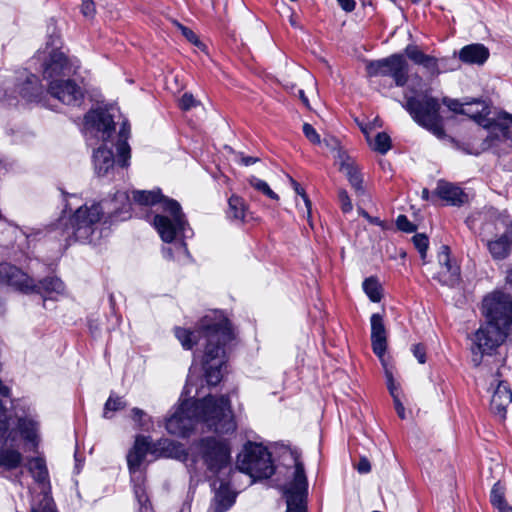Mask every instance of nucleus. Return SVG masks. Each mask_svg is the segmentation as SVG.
<instances>
[{"label": "nucleus", "mask_w": 512, "mask_h": 512, "mask_svg": "<svg viewBox=\"0 0 512 512\" xmlns=\"http://www.w3.org/2000/svg\"><path fill=\"white\" fill-rule=\"evenodd\" d=\"M0 283L25 293L34 292L36 288V284L26 273L9 263L0 264Z\"/></svg>", "instance_id": "19"}, {"label": "nucleus", "mask_w": 512, "mask_h": 512, "mask_svg": "<svg viewBox=\"0 0 512 512\" xmlns=\"http://www.w3.org/2000/svg\"><path fill=\"white\" fill-rule=\"evenodd\" d=\"M237 469L251 478L250 484L256 479L269 478L275 468L271 454L262 444L247 442L238 455Z\"/></svg>", "instance_id": "6"}, {"label": "nucleus", "mask_w": 512, "mask_h": 512, "mask_svg": "<svg viewBox=\"0 0 512 512\" xmlns=\"http://www.w3.org/2000/svg\"><path fill=\"white\" fill-rule=\"evenodd\" d=\"M397 228L404 232H413L415 230V226L408 220L405 215H399L396 219Z\"/></svg>", "instance_id": "50"}, {"label": "nucleus", "mask_w": 512, "mask_h": 512, "mask_svg": "<svg viewBox=\"0 0 512 512\" xmlns=\"http://www.w3.org/2000/svg\"><path fill=\"white\" fill-rule=\"evenodd\" d=\"M494 228L500 236L487 242V248L495 260L505 259L511 251L512 219L508 215H500L495 219Z\"/></svg>", "instance_id": "14"}, {"label": "nucleus", "mask_w": 512, "mask_h": 512, "mask_svg": "<svg viewBox=\"0 0 512 512\" xmlns=\"http://www.w3.org/2000/svg\"><path fill=\"white\" fill-rule=\"evenodd\" d=\"M420 65L423 66V68H425L432 76L440 74L438 60L433 56L427 55Z\"/></svg>", "instance_id": "44"}, {"label": "nucleus", "mask_w": 512, "mask_h": 512, "mask_svg": "<svg viewBox=\"0 0 512 512\" xmlns=\"http://www.w3.org/2000/svg\"><path fill=\"white\" fill-rule=\"evenodd\" d=\"M361 131L366 135L367 139H369V133L374 129L370 123L361 124Z\"/></svg>", "instance_id": "62"}, {"label": "nucleus", "mask_w": 512, "mask_h": 512, "mask_svg": "<svg viewBox=\"0 0 512 512\" xmlns=\"http://www.w3.org/2000/svg\"><path fill=\"white\" fill-rule=\"evenodd\" d=\"M248 181H249V184L253 188H255L259 192L263 193L270 199H273V200L279 199L278 195L269 187L267 182L255 177V176H251Z\"/></svg>", "instance_id": "37"}, {"label": "nucleus", "mask_w": 512, "mask_h": 512, "mask_svg": "<svg viewBox=\"0 0 512 512\" xmlns=\"http://www.w3.org/2000/svg\"><path fill=\"white\" fill-rule=\"evenodd\" d=\"M294 461L293 467L287 470V482L283 485V494L286 499V512H306V497L308 493V481L303 463L299 459L298 452L291 451Z\"/></svg>", "instance_id": "7"}, {"label": "nucleus", "mask_w": 512, "mask_h": 512, "mask_svg": "<svg viewBox=\"0 0 512 512\" xmlns=\"http://www.w3.org/2000/svg\"><path fill=\"white\" fill-rule=\"evenodd\" d=\"M490 500L495 508L507 503L505 500V487L500 481L493 485Z\"/></svg>", "instance_id": "38"}, {"label": "nucleus", "mask_w": 512, "mask_h": 512, "mask_svg": "<svg viewBox=\"0 0 512 512\" xmlns=\"http://www.w3.org/2000/svg\"><path fill=\"white\" fill-rule=\"evenodd\" d=\"M492 137L499 140L512 139V115L500 114L489 126Z\"/></svg>", "instance_id": "30"}, {"label": "nucleus", "mask_w": 512, "mask_h": 512, "mask_svg": "<svg viewBox=\"0 0 512 512\" xmlns=\"http://www.w3.org/2000/svg\"><path fill=\"white\" fill-rule=\"evenodd\" d=\"M93 163L98 176H105L114 168L115 159L113 151L106 146H101L94 151Z\"/></svg>", "instance_id": "29"}, {"label": "nucleus", "mask_w": 512, "mask_h": 512, "mask_svg": "<svg viewBox=\"0 0 512 512\" xmlns=\"http://www.w3.org/2000/svg\"><path fill=\"white\" fill-rule=\"evenodd\" d=\"M413 242L419 253L421 254V257L424 259L426 257V252L428 249V238L424 234H416L413 237Z\"/></svg>", "instance_id": "45"}, {"label": "nucleus", "mask_w": 512, "mask_h": 512, "mask_svg": "<svg viewBox=\"0 0 512 512\" xmlns=\"http://www.w3.org/2000/svg\"><path fill=\"white\" fill-rule=\"evenodd\" d=\"M81 12L87 18H92L96 12L93 0H82Z\"/></svg>", "instance_id": "51"}, {"label": "nucleus", "mask_w": 512, "mask_h": 512, "mask_svg": "<svg viewBox=\"0 0 512 512\" xmlns=\"http://www.w3.org/2000/svg\"><path fill=\"white\" fill-rule=\"evenodd\" d=\"M97 204L103 210L105 222L108 220L110 222L126 220L131 216L132 202L125 191H117L113 197L104 199Z\"/></svg>", "instance_id": "16"}, {"label": "nucleus", "mask_w": 512, "mask_h": 512, "mask_svg": "<svg viewBox=\"0 0 512 512\" xmlns=\"http://www.w3.org/2000/svg\"><path fill=\"white\" fill-rule=\"evenodd\" d=\"M60 43L59 34L56 29L53 28L45 49L37 53V58L44 60L42 64L43 77L49 80V82L53 80H62L61 76L68 75L72 70L65 54L59 50L58 45Z\"/></svg>", "instance_id": "9"}, {"label": "nucleus", "mask_w": 512, "mask_h": 512, "mask_svg": "<svg viewBox=\"0 0 512 512\" xmlns=\"http://www.w3.org/2000/svg\"><path fill=\"white\" fill-rule=\"evenodd\" d=\"M16 439V432L12 430V434L9 438H4V441H0V466L5 469L12 470L17 468L23 459L22 454L13 448H8L7 445L14 443Z\"/></svg>", "instance_id": "25"}, {"label": "nucleus", "mask_w": 512, "mask_h": 512, "mask_svg": "<svg viewBox=\"0 0 512 512\" xmlns=\"http://www.w3.org/2000/svg\"><path fill=\"white\" fill-rule=\"evenodd\" d=\"M65 291L64 283L57 277H47L38 284L34 292L43 297L44 302L48 299H56L57 296L62 295Z\"/></svg>", "instance_id": "28"}, {"label": "nucleus", "mask_w": 512, "mask_h": 512, "mask_svg": "<svg viewBox=\"0 0 512 512\" xmlns=\"http://www.w3.org/2000/svg\"><path fill=\"white\" fill-rule=\"evenodd\" d=\"M366 70L370 77L392 78L397 87L405 86L408 81L409 65L401 54H393L380 60L370 61Z\"/></svg>", "instance_id": "12"}, {"label": "nucleus", "mask_w": 512, "mask_h": 512, "mask_svg": "<svg viewBox=\"0 0 512 512\" xmlns=\"http://www.w3.org/2000/svg\"><path fill=\"white\" fill-rule=\"evenodd\" d=\"M372 147L380 154H386L391 148V139L389 135L386 133H378Z\"/></svg>", "instance_id": "40"}, {"label": "nucleus", "mask_w": 512, "mask_h": 512, "mask_svg": "<svg viewBox=\"0 0 512 512\" xmlns=\"http://www.w3.org/2000/svg\"><path fill=\"white\" fill-rule=\"evenodd\" d=\"M194 451L203 460L207 469L213 474L230 471V447L228 442L206 437L193 445Z\"/></svg>", "instance_id": "8"}, {"label": "nucleus", "mask_w": 512, "mask_h": 512, "mask_svg": "<svg viewBox=\"0 0 512 512\" xmlns=\"http://www.w3.org/2000/svg\"><path fill=\"white\" fill-rule=\"evenodd\" d=\"M215 489V496L211 505L212 512H226L235 502V494L230 490L229 484L224 480H219V486L217 487V481L213 482Z\"/></svg>", "instance_id": "24"}, {"label": "nucleus", "mask_w": 512, "mask_h": 512, "mask_svg": "<svg viewBox=\"0 0 512 512\" xmlns=\"http://www.w3.org/2000/svg\"><path fill=\"white\" fill-rule=\"evenodd\" d=\"M146 418H147V415L143 410H141L139 408L132 409V419L135 422H137L140 427H144L146 425V422H145Z\"/></svg>", "instance_id": "54"}, {"label": "nucleus", "mask_w": 512, "mask_h": 512, "mask_svg": "<svg viewBox=\"0 0 512 512\" xmlns=\"http://www.w3.org/2000/svg\"><path fill=\"white\" fill-rule=\"evenodd\" d=\"M290 182L296 192V194L300 195L303 199V202H304V205H305V208L307 209V216L310 217L311 215V202L308 198V196L306 195L304 189L292 178H290Z\"/></svg>", "instance_id": "48"}, {"label": "nucleus", "mask_w": 512, "mask_h": 512, "mask_svg": "<svg viewBox=\"0 0 512 512\" xmlns=\"http://www.w3.org/2000/svg\"><path fill=\"white\" fill-rule=\"evenodd\" d=\"M337 2L341 6V8L346 12L353 11L356 4L354 0H337Z\"/></svg>", "instance_id": "60"}, {"label": "nucleus", "mask_w": 512, "mask_h": 512, "mask_svg": "<svg viewBox=\"0 0 512 512\" xmlns=\"http://www.w3.org/2000/svg\"><path fill=\"white\" fill-rule=\"evenodd\" d=\"M402 106L409 112L414 121L429 130L437 138H443L445 131L439 114L440 103L437 98L423 95L421 98L405 96Z\"/></svg>", "instance_id": "5"}, {"label": "nucleus", "mask_w": 512, "mask_h": 512, "mask_svg": "<svg viewBox=\"0 0 512 512\" xmlns=\"http://www.w3.org/2000/svg\"><path fill=\"white\" fill-rule=\"evenodd\" d=\"M39 499L32 505V512H57L54 500L49 491L40 494Z\"/></svg>", "instance_id": "34"}, {"label": "nucleus", "mask_w": 512, "mask_h": 512, "mask_svg": "<svg viewBox=\"0 0 512 512\" xmlns=\"http://www.w3.org/2000/svg\"><path fill=\"white\" fill-rule=\"evenodd\" d=\"M363 289L371 301L379 302L381 300L380 285L375 278L365 279Z\"/></svg>", "instance_id": "36"}, {"label": "nucleus", "mask_w": 512, "mask_h": 512, "mask_svg": "<svg viewBox=\"0 0 512 512\" xmlns=\"http://www.w3.org/2000/svg\"><path fill=\"white\" fill-rule=\"evenodd\" d=\"M259 161V158L257 157H252V156H244V155H241V158H240V162L241 164L245 165V166H250L252 164H255L256 162Z\"/></svg>", "instance_id": "61"}, {"label": "nucleus", "mask_w": 512, "mask_h": 512, "mask_svg": "<svg viewBox=\"0 0 512 512\" xmlns=\"http://www.w3.org/2000/svg\"><path fill=\"white\" fill-rule=\"evenodd\" d=\"M393 402H394V407H395V410H396L398 416L401 419H405L406 418L405 407L403 406L402 402L400 401L399 396H394Z\"/></svg>", "instance_id": "58"}, {"label": "nucleus", "mask_w": 512, "mask_h": 512, "mask_svg": "<svg viewBox=\"0 0 512 512\" xmlns=\"http://www.w3.org/2000/svg\"><path fill=\"white\" fill-rule=\"evenodd\" d=\"M12 434V429L9 425V416L7 410L0 400V441L3 442L4 438H9Z\"/></svg>", "instance_id": "39"}, {"label": "nucleus", "mask_w": 512, "mask_h": 512, "mask_svg": "<svg viewBox=\"0 0 512 512\" xmlns=\"http://www.w3.org/2000/svg\"><path fill=\"white\" fill-rule=\"evenodd\" d=\"M303 133L311 143H313V144H321L322 143L320 135L317 133V131L313 128L312 125L305 123L303 125Z\"/></svg>", "instance_id": "49"}, {"label": "nucleus", "mask_w": 512, "mask_h": 512, "mask_svg": "<svg viewBox=\"0 0 512 512\" xmlns=\"http://www.w3.org/2000/svg\"><path fill=\"white\" fill-rule=\"evenodd\" d=\"M198 422H203L210 430L222 435L236 430V422L228 397L208 395L201 400H185L167 419L168 433L186 437Z\"/></svg>", "instance_id": "2"}, {"label": "nucleus", "mask_w": 512, "mask_h": 512, "mask_svg": "<svg viewBox=\"0 0 512 512\" xmlns=\"http://www.w3.org/2000/svg\"><path fill=\"white\" fill-rule=\"evenodd\" d=\"M34 480L39 484H49V475L45 460L42 457L30 458L26 464Z\"/></svg>", "instance_id": "32"}, {"label": "nucleus", "mask_w": 512, "mask_h": 512, "mask_svg": "<svg viewBox=\"0 0 512 512\" xmlns=\"http://www.w3.org/2000/svg\"><path fill=\"white\" fill-rule=\"evenodd\" d=\"M134 485V494L141 506H144L146 502L148 501V497L146 495L145 488L143 486L144 477L142 476V480L136 479L135 481H132Z\"/></svg>", "instance_id": "43"}, {"label": "nucleus", "mask_w": 512, "mask_h": 512, "mask_svg": "<svg viewBox=\"0 0 512 512\" xmlns=\"http://www.w3.org/2000/svg\"><path fill=\"white\" fill-rule=\"evenodd\" d=\"M323 143L325 144V146L327 148H329L330 150H333V151H337V161L339 162V153H344L342 150H341V147H340V142L338 139H336L335 137H327V138H324L323 140Z\"/></svg>", "instance_id": "52"}, {"label": "nucleus", "mask_w": 512, "mask_h": 512, "mask_svg": "<svg viewBox=\"0 0 512 512\" xmlns=\"http://www.w3.org/2000/svg\"><path fill=\"white\" fill-rule=\"evenodd\" d=\"M362 215L368 219V221L372 224H376V225H382V222L380 221L379 218L377 217H371L367 212L363 211L362 212Z\"/></svg>", "instance_id": "63"}, {"label": "nucleus", "mask_w": 512, "mask_h": 512, "mask_svg": "<svg viewBox=\"0 0 512 512\" xmlns=\"http://www.w3.org/2000/svg\"><path fill=\"white\" fill-rule=\"evenodd\" d=\"M356 469L359 473L366 474L371 471V464L366 457H361L356 466Z\"/></svg>", "instance_id": "55"}, {"label": "nucleus", "mask_w": 512, "mask_h": 512, "mask_svg": "<svg viewBox=\"0 0 512 512\" xmlns=\"http://www.w3.org/2000/svg\"><path fill=\"white\" fill-rule=\"evenodd\" d=\"M48 93L69 106H80L84 100L83 89L73 80H53L49 82Z\"/></svg>", "instance_id": "17"}, {"label": "nucleus", "mask_w": 512, "mask_h": 512, "mask_svg": "<svg viewBox=\"0 0 512 512\" xmlns=\"http://www.w3.org/2000/svg\"><path fill=\"white\" fill-rule=\"evenodd\" d=\"M482 313L488 323L512 327V297L502 291H494L483 299Z\"/></svg>", "instance_id": "13"}, {"label": "nucleus", "mask_w": 512, "mask_h": 512, "mask_svg": "<svg viewBox=\"0 0 512 512\" xmlns=\"http://www.w3.org/2000/svg\"><path fill=\"white\" fill-rule=\"evenodd\" d=\"M18 430L25 441L32 443L34 447L38 444V422L29 417L18 420Z\"/></svg>", "instance_id": "33"}, {"label": "nucleus", "mask_w": 512, "mask_h": 512, "mask_svg": "<svg viewBox=\"0 0 512 512\" xmlns=\"http://www.w3.org/2000/svg\"><path fill=\"white\" fill-rule=\"evenodd\" d=\"M435 194L452 206H461L468 202V195L459 186L443 180L438 182Z\"/></svg>", "instance_id": "23"}, {"label": "nucleus", "mask_w": 512, "mask_h": 512, "mask_svg": "<svg viewBox=\"0 0 512 512\" xmlns=\"http://www.w3.org/2000/svg\"><path fill=\"white\" fill-rule=\"evenodd\" d=\"M118 108H98L89 111L84 117L83 131L86 136L107 142L115 132V118L119 117Z\"/></svg>", "instance_id": "11"}, {"label": "nucleus", "mask_w": 512, "mask_h": 512, "mask_svg": "<svg viewBox=\"0 0 512 512\" xmlns=\"http://www.w3.org/2000/svg\"><path fill=\"white\" fill-rule=\"evenodd\" d=\"M489 49L480 43H474L464 46L460 49L459 59L470 65H483L489 58Z\"/></svg>", "instance_id": "26"}, {"label": "nucleus", "mask_w": 512, "mask_h": 512, "mask_svg": "<svg viewBox=\"0 0 512 512\" xmlns=\"http://www.w3.org/2000/svg\"><path fill=\"white\" fill-rule=\"evenodd\" d=\"M159 446H161V448L163 450H165L166 452V456H170L171 455V451L176 449V443L173 442V441H170L168 439H164V440H160L159 441Z\"/></svg>", "instance_id": "57"}, {"label": "nucleus", "mask_w": 512, "mask_h": 512, "mask_svg": "<svg viewBox=\"0 0 512 512\" xmlns=\"http://www.w3.org/2000/svg\"><path fill=\"white\" fill-rule=\"evenodd\" d=\"M338 163L340 171L345 174L356 195H365L366 190L363 186V176L355 161L346 153H339Z\"/></svg>", "instance_id": "21"}, {"label": "nucleus", "mask_w": 512, "mask_h": 512, "mask_svg": "<svg viewBox=\"0 0 512 512\" xmlns=\"http://www.w3.org/2000/svg\"><path fill=\"white\" fill-rule=\"evenodd\" d=\"M228 203H229V211H228L229 217L232 219H235V220H241V221L244 220L246 207H245V203H244L243 199L236 195H232L229 198Z\"/></svg>", "instance_id": "35"}, {"label": "nucleus", "mask_w": 512, "mask_h": 512, "mask_svg": "<svg viewBox=\"0 0 512 512\" xmlns=\"http://www.w3.org/2000/svg\"><path fill=\"white\" fill-rule=\"evenodd\" d=\"M125 407V403L121 397H113L112 395L108 398L104 406V414L105 418H109V411H118Z\"/></svg>", "instance_id": "41"}, {"label": "nucleus", "mask_w": 512, "mask_h": 512, "mask_svg": "<svg viewBox=\"0 0 512 512\" xmlns=\"http://www.w3.org/2000/svg\"><path fill=\"white\" fill-rule=\"evenodd\" d=\"M149 450V441L146 437L138 436L135 440L133 448L127 455L128 468L131 474V480H142V473L140 466L145 460Z\"/></svg>", "instance_id": "20"}, {"label": "nucleus", "mask_w": 512, "mask_h": 512, "mask_svg": "<svg viewBox=\"0 0 512 512\" xmlns=\"http://www.w3.org/2000/svg\"><path fill=\"white\" fill-rule=\"evenodd\" d=\"M406 56L415 64L420 65L427 54L423 53L416 45H408L405 48Z\"/></svg>", "instance_id": "42"}, {"label": "nucleus", "mask_w": 512, "mask_h": 512, "mask_svg": "<svg viewBox=\"0 0 512 512\" xmlns=\"http://www.w3.org/2000/svg\"><path fill=\"white\" fill-rule=\"evenodd\" d=\"M175 336L183 348L188 350L199 344L201 339L205 340L202 357L204 375L209 385H217L222 379L226 364L224 346L233 338L230 323L223 312L209 311L200 319L195 330L177 327Z\"/></svg>", "instance_id": "1"}, {"label": "nucleus", "mask_w": 512, "mask_h": 512, "mask_svg": "<svg viewBox=\"0 0 512 512\" xmlns=\"http://www.w3.org/2000/svg\"><path fill=\"white\" fill-rule=\"evenodd\" d=\"M104 218L96 202L79 206L69 217L63 215L54 229L55 237L70 245L72 242L92 243L99 238L98 226Z\"/></svg>", "instance_id": "4"}, {"label": "nucleus", "mask_w": 512, "mask_h": 512, "mask_svg": "<svg viewBox=\"0 0 512 512\" xmlns=\"http://www.w3.org/2000/svg\"><path fill=\"white\" fill-rule=\"evenodd\" d=\"M412 352L420 364L426 362V349L422 344L413 345Z\"/></svg>", "instance_id": "53"}, {"label": "nucleus", "mask_w": 512, "mask_h": 512, "mask_svg": "<svg viewBox=\"0 0 512 512\" xmlns=\"http://www.w3.org/2000/svg\"><path fill=\"white\" fill-rule=\"evenodd\" d=\"M495 509L497 510V512H512V507L508 503L501 505Z\"/></svg>", "instance_id": "64"}, {"label": "nucleus", "mask_w": 512, "mask_h": 512, "mask_svg": "<svg viewBox=\"0 0 512 512\" xmlns=\"http://www.w3.org/2000/svg\"><path fill=\"white\" fill-rule=\"evenodd\" d=\"M130 133L129 125L122 123L121 129L117 135L116 150L118 155V163L121 167H127L130 159V146L127 143Z\"/></svg>", "instance_id": "31"}, {"label": "nucleus", "mask_w": 512, "mask_h": 512, "mask_svg": "<svg viewBox=\"0 0 512 512\" xmlns=\"http://www.w3.org/2000/svg\"><path fill=\"white\" fill-rule=\"evenodd\" d=\"M137 206L155 207L153 225L160 238L166 243L180 240L177 249L187 253L184 239L191 237L193 232L176 200L164 196L160 189L136 190L133 192L132 210Z\"/></svg>", "instance_id": "3"}, {"label": "nucleus", "mask_w": 512, "mask_h": 512, "mask_svg": "<svg viewBox=\"0 0 512 512\" xmlns=\"http://www.w3.org/2000/svg\"><path fill=\"white\" fill-rule=\"evenodd\" d=\"M200 104L191 93H184L179 100V106L182 110H190Z\"/></svg>", "instance_id": "46"}, {"label": "nucleus", "mask_w": 512, "mask_h": 512, "mask_svg": "<svg viewBox=\"0 0 512 512\" xmlns=\"http://www.w3.org/2000/svg\"><path fill=\"white\" fill-rule=\"evenodd\" d=\"M177 26L181 30L183 36H185V38L187 40H189L190 42L195 43V44L198 42L197 36L191 29H189L179 23H177Z\"/></svg>", "instance_id": "56"}, {"label": "nucleus", "mask_w": 512, "mask_h": 512, "mask_svg": "<svg viewBox=\"0 0 512 512\" xmlns=\"http://www.w3.org/2000/svg\"><path fill=\"white\" fill-rule=\"evenodd\" d=\"M19 95L26 101H40L44 93L43 86L39 83L38 78L29 74L23 83L17 84Z\"/></svg>", "instance_id": "27"}, {"label": "nucleus", "mask_w": 512, "mask_h": 512, "mask_svg": "<svg viewBox=\"0 0 512 512\" xmlns=\"http://www.w3.org/2000/svg\"><path fill=\"white\" fill-rule=\"evenodd\" d=\"M511 327L497 326L486 322L475 333L472 347V362L479 366L484 355H490L508 337Z\"/></svg>", "instance_id": "10"}, {"label": "nucleus", "mask_w": 512, "mask_h": 512, "mask_svg": "<svg viewBox=\"0 0 512 512\" xmlns=\"http://www.w3.org/2000/svg\"><path fill=\"white\" fill-rule=\"evenodd\" d=\"M386 377H387V386H388V389H389V392H390L392 398L394 396H398V394L396 393L397 392V387H396V384L394 382L392 374L387 371L386 372Z\"/></svg>", "instance_id": "59"}, {"label": "nucleus", "mask_w": 512, "mask_h": 512, "mask_svg": "<svg viewBox=\"0 0 512 512\" xmlns=\"http://www.w3.org/2000/svg\"><path fill=\"white\" fill-rule=\"evenodd\" d=\"M338 199H339V202L341 205V209L344 213H349L352 211L353 205H352L351 199L346 190L339 189Z\"/></svg>", "instance_id": "47"}, {"label": "nucleus", "mask_w": 512, "mask_h": 512, "mask_svg": "<svg viewBox=\"0 0 512 512\" xmlns=\"http://www.w3.org/2000/svg\"><path fill=\"white\" fill-rule=\"evenodd\" d=\"M437 258L439 270L434 278L444 286H457L461 280L460 267L455 260L451 259L449 247L446 245L441 246Z\"/></svg>", "instance_id": "18"}, {"label": "nucleus", "mask_w": 512, "mask_h": 512, "mask_svg": "<svg viewBox=\"0 0 512 512\" xmlns=\"http://www.w3.org/2000/svg\"><path fill=\"white\" fill-rule=\"evenodd\" d=\"M504 366L499 367L495 374L492 375L490 386L493 389L491 398V411L504 419L507 407L512 403V391L503 377Z\"/></svg>", "instance_id": "15"}, {"label": "nucleus", "mask_w": 512, "mask_h": 512, "mask_svg": "<svg viewBox=\"0 0 512 512\" xmlns=\"http://www.w3.org/2000/svg\"><path fill=\"white\" fill-rule=\"evenodd\" d=\"M370 322L373 352L382 359L387 348L386 328L383 317L377 313L372 314Z\"/></svg>", "instance_id": "22"}]
</instances>
